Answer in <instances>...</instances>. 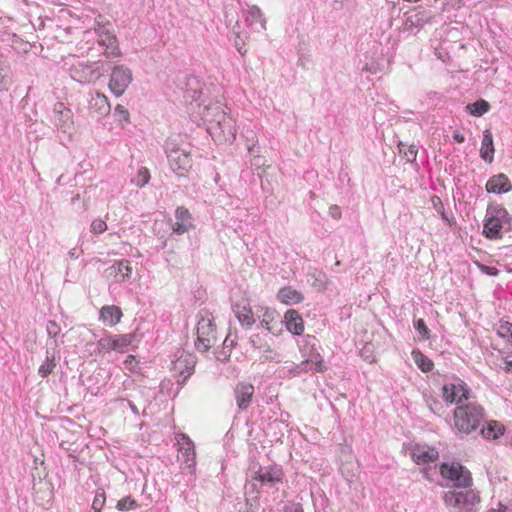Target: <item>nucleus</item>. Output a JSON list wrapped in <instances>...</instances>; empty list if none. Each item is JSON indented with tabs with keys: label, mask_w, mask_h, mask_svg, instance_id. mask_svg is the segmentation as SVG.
Instances as JSON below:
<instances>
[{
	"label": "nucleus",
	"mask_w": 512,
	"mask_h": 512,
	"mask_svg": "<svg viewBox=\"0 0 512 512\" xmlns=\"http://www.w3.org/2000/svg\"><path fill=\"white\" fill-rule=\"evenodd\" d=\"M478 266L483 273L489 276H497L499 273L498 269L495 267L487 266L484 264H478Z\"/></svg>",
	"instance_id": "48"
},
{
	"label": "nucleus",
	"mask_w": 512,
	"mask_h": 512,
	"mask_svg": "<svg viewBox=\"0 0 512 512\" xmlns=\"http://www.w3.org/2000/svg\"><path fill=\"white\" fill-rule=\"evenodd\" d=\"M134 339V335L125 334L114 337L115 343L117 344V349L122 351L125 347L129 346Z\"/></svg>",
	"instance_id": "38"
},
{
	"label": "nucleus",
	"mask_w": 512,
	"mask_h": 512,
	"mask_svg": "<svg viewBox=\"0 0 512 512\" xmlns=\"http://www.w3.org/2000/svg\"><path fill=\"white\" fill-rule=\"evenodd\" d=\"M314 286L322 287L323 289L325 288V286L322 285V281L319 279H316Z\"/></svg>",
	"instance_id": "63"
},
{
	"label": "nucleus",
	"mask_w": 512,
	"mask_h": 512,
	"mask_svg": "<svg viewBox=\"0 0 512 512\" xmlns=\"http://www.w3.org/2000/svg\"><path fill=\"white\" fill-rule=\"evenodd\" d=\"M149 179H150V173H149L148 169L141 168L138 171L136 177L132 181L137 186L142 187V186H144L145 184L148 183Z\"/></svg>",
	"instance_id": "40"
},
{
	"label": "nucleus",
	"mask_w": 512,
	"mask_h": 512,
	"mask_svg": "<svg viewBox=\"0 0 512 512\" xmlns=\"http://www.w3.org/2000/svg\"><path fill=\"white\" fill-rule=\"evenodd\" d=\"M245 22L256 32L266 30V20L260 8L256 5L250 6L245 12Z\"/></svg>",
	"instance_id": "15"
},
{
	"label": "nucleus",
	"mask_w": 512,
	"mask_h": 512,
	"mask_svg": "<svg viewBox=\"0 0 512 512\" xmlns=\"http://www.w3.org/2000/svg\"><path fill=\"white\" fill-rule=\"evenodd\" d=\"M483 419L484 410L476 403L459 405L454 410L455 427L464 434H470L475 431Z\"/></svg>",
	"instance_id": "3"
},
{
	"label": "nucleus",
	"mask_w": 512,
	"mask_h": 512,
	"mask_svg": "<svg viewBox=\"0 0 512 512\" xmlns=\"http://www.w3.org/2000/svg\"><path fill=\"white\" fill-rule=\"evenodd\" d=\"M329 215H330L332 218L336 219V220L340 219V218H341V215H342V214H341L340 207H339V206H337V205H332V206H330V208H329Z\"/></svg>",
	"instance_id": "51"
},
{
	"label": "nucleus",
	"mask_w": 512,
	"mask_h": 512,
	"mask_svg": "<svg viewBox=\"0 0 512 512\" xmlns=\"http://www.w3.org/2000/svg\"><path fill=\"white\" fill-rule=\"evenodd\" d=\"M277 298L280 302L287 305L300 303L304 299L303 295L299 291L291 287H284L280 289L277 294Z\"/></svg>",
	"instance_id": "29"
},
{
	"label": "nucleus",
	"mask_w": 512,
	"mask_h": 512,
	"mask_svg": "<svg viewBox=\"0 0 512 512\" xmlns=\"http://www.w3.org/2000/svg\"><path fill=\"white\" fill-rule=\"evenodd\" d=\"M230 353H231L230 348L227 350L226 346H225L222 349L215 351V357L217 360L224 362L230 358Z\"/></svg>",
	"instance_id": "47"
},
{
	"label": "nucleus",
	"mask_w": 512,
	"mask_h": 512,
	"mask_svg": "<svg viewBox=\"0 0 512 512\" xmlns=\"http://www.w3.org/2000/svg\"><path fill=\"white\" fill-rule=\"evenodd\" d=\"M440 473L455 488L444 494L446 506L455 512H474L480 498L475 491L469 489L472 484L470 471L460 463L452 462L442 463Z\"/></svg>",
	"instance_id": "1"
},
{
	"label": "nucleus",
	"mask_w": 512,
	"mask_h": 512,
	"mask_svg": "<svg viewBox=\"0 0 512 512\" xmlns=\"http://www.w3.org/2000/svg\"><path fill=\"white\" fill-rule=\"evenodd\" d=\"M432 202H433L434 206H437L439 204L442 207V202L439 197H437V196L432 197Z\"/></svg>",
	"instance_id": "58"
},
{
	"label": "nucleus",
	"mask_w": 512,
	"mask_h": 512,
	"mask_svg": "<svg viewBox=\"0 0 512 512\" xmlns=\"http://www.w3.org/2000/svg\"><path fill=\"white\" fill-rule=\"evenodd\" d=\"M494 143L493 136L489 129L483 131V139L480 149V157L487 163H492L494 160Z\"/></svg>",
	"instance_id": "23"
},
{
	"label": "nucleus",
	"mask_w": 512,
	"mask_h": 512,
	"mask_svg": "<svg viewBox=\"0 0 512 512\" xmlns=\"http://www.w3.org/2000/svg\"><path fill=\"white\" fill-rule=\"evenodd\" d=\"M257 152H254L253 154H250L252 156L251 164L255 168H261L266 166V160L263 156L259 155L258 149H256Z\"/></svg>",
	"instance_id": "45"
},
{
	"label": "nucleus",
	"mask_w": 512,
	"mask_h": 512,
	"mask_svg": "<svg viewBox=\"0 0 512 512\" xmlns=\"http://www.w3.org/2000/svg\"><path fill=\"white\" fill-rule=\"evenodd\" d=\"M235 46L238 50V52L241 54V55H245L247 50L244 48L245 44L244 42L241 40L240 38V35L239 33L237 32L236 33V40H235Z\"/></svg>",
	"instance_id": "50"
},
{
	"label": "nucleus",
	"mask_w": 512,
	"mask_h": 512,
	"mask_svg": "<svg viewBox=\"0 0 512 512\" xmlns=\"http://www.w3.org/2000/svg\"><path fill=\"white\" fill-rule=\"evenodd\" d=\"M313 365L317 371H323L325 369V366L323 365V359L319 354H317L315 360L308 359L302 361L300 364L292 366L289 369V372L293 373L294 375H299L302 372H307L308 370H311Z\"/></svg>",
	"instance_id": "26"
},
{
	"label": "nucleus",
	"mask_w": 512,
	"mask_h": 512,
	"mask_svg": "<svg viewBox=\"0 0 512 512\" xmlns=\"http://www.w3.org/2000/svg\"><path fill=\"white\" fill-rule=\"evenodd\" d=\"M284 322L289 332L294 335H301L304 331L303 320L296 310H288L285 313Z\"/></svg>",
	"instance_id": "22"
},
{
	"label": "nucleus",
	"mask_w": 512,
	"mask_h": 512,
	"mask_svg": "<svg viewBox=\"0 0 512 512\" xmlns=\"http://www.w3.org/2000/svg\"><path fill=\"white\" fill-rule=\"evenodd\" d=\"M399 150L404 154L408 162H413L417 156V148L414 145L406 146L403 143H399Z\"/></svg>",
	"instance_id": "36"
},
{
	"label": "nucleus",
	"mask_w": 512,
	"mask_h": 512,
	"mask_svg": "<svg viewBox=\"0 0 512 512\" xmlns=\"http://www.w3.org/2000/svg\"><path fill=\"white\" fill-rule=\"evenodd\" d=\"M137 506V502L133 498L128 496L119 500L116 507L120 511H129L135 509Z\"/></svg>",
	"instance_id": "37"
},
{
	"label": "nucleus",
	"mask_w": 512,
	"mask_h": 512,
	"mask_svg": "<svg viewBox=\"0 0 512 512\" xmlns=\"http://www.w3.org/2000/svg\"><path fill=\"white\" fill-rule=\"evenodd\" d=\"M105 69L101 61H78L71 69V77L81 84H91L104 75Z\"/></svg>",
	"instance_id": "5"
},
{
	"label": "nucleus",
	"mask_w": 512,
	"mask_h": 512,
	"mask_svg": "<svg viewBox=\"0 0 512 512\" xmlns=\"http://www.w3.org/2000/svg\"><path fill=\"white\" fill-rule=\"evenodd\" d=\"M54 124L59 131L71 136L74 132L73 113L71 109L65 107L64 103L54 104Z\"/></svg>",
	"instance_id": "10"
},
{
	"label": "nucleus",
	"mask_w": 512,
	"mask_h": 512,
	"mask_svg": "<svg viewBox=\"0 0 512 512\" xmlns=\"http://www.w3.org/2000/svg\"><path fill=\"white\" fill-rule=\"evenodd\" d=\"M453 139L457 141L458 143H463L465 141V137L460 133H454Z\"/></svg>",
	"instance_id": "55"
},
{
	"label": "nucleus",
	"mask_w": 512,
	"mask_h": 512,
	"mask_svg": "<svg viewBox=\"0 0 512 512\" xmlns=\"http://www.w3.org/2000/svg\"><path fill=\"white\" fill-rule=\"evenodd\" d=\"M250 342L256 348L264 347L261 336L259 334H253L250 338Z\"/></svg>",
	"instance_id": "52"
},
{
	"label": "nucleus",
	"mask_w": 512,
	"mask_h": 512,
	"mask_svg": "<svg viewBox=\"0 0 512 512\" xmlns=\"http://www.w3.org/2000/svg\"><path fill=\"white\" fill-rule=\"evenodd\" d=\"M245 137L247 140V149H248L249 154H253L254 152H257L256 151L257 139H256V135L253 133V131H247V134Z\"/></svg>",
	"instance_id": "44"
},
{
	"label": "nucleus",
	"mask_w": 512,
	"mask_h": 512,
	"mask_svg": "<svg viewBox=\"0 0 512 512\" xmlns=\"http://www.w3.org/2000/svg\"><path fill=\"white\" fill-rule=\"evenodd\" d=\"M427 17L422 12H413L406 15L403 31L416 34L426 23Z\"/></svg>",
	"instance_id": "21"
},
{
	"label": "nucleus",
	"mask_w": 512,
	"mask_h": 512,
	"mask_svg": "<svg viewBox=\"0 0 512 512\" xmlns=\"http://www.w3.org/2000/svg\"><path fill=\"white\" fill-rule=\"evenodd\" d=\"M505 370L506 371H511L512 370V360L506 361Z\"/></svg>",
	"instance_id": "61"
},
{
	"label": "nucleus",
	"mask_w": 512,
	"mask_h": 512,
	"mask_svg": "<svg viewBox=\"0 0 512 512\" xmlns=\"http://www.w3.org/2000/svg\"><path fill=\"white\" fill-rule=\"evenodd\" d=\"M486 190L488 193H507L512 190V184L505 174L500 173L488 180Z\"/></svg>",
	"instance_id": "18"
},
{
	"label": "nucleus",
	"mask_w": 512,
	"mask_h": 512,
	"mask_svg": "<svg viewBox=\"0 0 512 512\" xmlns=\"http://www.w3.org/2000/svg\"><path fill=\"white\" fill-rule=\"evenodd\" d=\"M314 286L322 287L323 289L325 288V286L322 285V281L319 279H316Z\"/></svg>",
	"instance_id": "62"
},
{
	"label": "nucleus",
	"mask_w": 512,
	"mask_h": 512,
	"mask_svg": "<svg viewBox=\"0 0 512 512\" xmlns=\"http://www.w3.org/2000/svg\"><path fill=\"white\" fill-rule=\"evenodd\" d=\"M498 508H499V512H511L509 508H507L506 506H504L501 503H498Z\"/></svg>",
	"instance_id": "59"
},
{
	"label": "nucleus",
	"mask_w": 512,
	"mask_h": 512,
	"mask_svg": "<svg viewBox=\"0 0 512 512\" xmlns=\"http://www.w3.org/2000/svg\"><path fill=\"white\" fill-rule=\"evenodd\" d=\"M166 154L170 167L178 175H184L192 167L190 149L179 147L174 143H167Z\"/></svg>",
	"instance_id": "7"
},
{
	"label": "nucleus",
	"mask_w": 512,
	"mask_h": 512,
	"mask_svg": "<svg viewBox=\"0 0 512 512\" xmlns=\"http://www.w3.org/2000/svg\"><path fill=\"white\" fill-rule=\"evenodd\" d=\"M55 367V356H47L45 362L38 368V374L40 377L45 378L54 371Z\"/></svg>",
	"instance_id": "35"
},
{
	"label": "nucleus",
	"mask_w": 512,
	"mask_h": 512,
	"mask_svg": "<svg viewBox=\"0 0 512 512\" xmlns=\"http://www.w3.org/2000/svg\"><path fill=\"white\" fill-rule=\"evenodd\" d=\"M438 456V451L433 447L416 445L411 450V457L417 464L434 462Z\"/></svg>",
	"instance_id": "17"
},
{
	"label": "nucleus",
	"mask_w": 512,
	"mask_h": 512,
	"mask_svg": "<svg viewBox=\"0 0 512 512\" xmlns=\"http://www.w3.org/2000/svg\"><path fill=\"white\" fill-rule=\"evenodd\" d=\"M132 81V70L123 64H117L111 68L108 87L114 96L120 97L125 93Z\"/></svg>",
	"instance_id": "8"
},
{
	"label": "nucleus",
	"mask_w": 512,
	"mask_h": 512,
	"mask_svg": "<svg viewBox=\"0 0 512 512\" xmlns=\"http://www.w3.org/2000/svg\"><path fill=\"white\" fill-rule=\"evenodd\" d=\"M110 274H114L117 282H123L130 278L132 267L127 260H121L107 269Z\"/></svg>",
	"instance_id": "27"
},
{
	"label": "nucleus",
	"mask_w": 512,
	"mask_h": 512,
	"mask_svg": "<svg viewBox=\"0 0 512 512\" xmlns=\"http://www.w3.org/2000/svg\"><path fill=\"white\" fill-rule=\"evenodd\" d=\"M69 256L72 259H77L79 257V253L77 252L76 248H73L69 251Z\"/></svg>",
	"instance_id": "57"
},
{
	"label": "nucleus",
	"mask_w": 512,
	"mask_h": 512,
	"mask_svg": "<svg viewBox=\"0 0 512 512\" xmlns=\"http://www.w3.org/2000/svg\"><path fill=\"white\" fill-rule=\"evenodd\" d=\"M46 331L50 338H56L61 332V328L54 320H49L46 325Z\"/></svg>",
	"instance_id": "43"
},
{
	"label": "nucleus",
	"mask_w": 512,
	"mask_h": 512,
	"mask_svg": "<svg viewBox=\"0 0 512 512\" xmlns=\"http://www.w3.org/2000/svg\"><path fill=\"white\" fill-rule=\"evenodd\" d=\"M414 328L418 332V334L423 339H429L430 338V330L426 326L423 319H418L414 321Z\"/></svg>",
	"instance_id": "41"
},
{
	"label": "nucleus",
	"mask_w": 512,
	"mask_h": 512,
	"mask_svg": "<svg viewBox=\"0 0 512 512\" xmlns=\"http://www.w3.org/2000/svg\"><path fill=\"white\" fill-rule=\"evenodd\" d=\"M223 112V104L220 102L208 105L197 104V110H193L190 117L198 125H204L208 131V128H211L213 123H217L218 114Z\"/></svg>",
	"instance_id": "9"
},
{
	"label": "nucleus",
	"mask_w": 512,
	"mask_h": 512,
	"mask_svg": "<svg viewBox=\"0 0 512 512\" xmlns=\"http://www.w3.org/2000/svg\"><path fill=\"white\" fill-rule=\"evenodd\" d=\"M121 317L122 311L118 306L108 305L102 307L100 310V319L111 326L119 323Z\"/></svg>",
	"instance_id": "28"
},
{
	"label": "nucleus",
	"mask_w": 512,
	"mask_h": 512,
	"mask_svg": "<svg viewBox=\"0 0 512 512\" xmlns=\"http://www.w3.org/2000/svg\"><path fill=\"white\" fill-rule=\"evenodd\" d=\"M413 358L418 368L423 372H429L433 369V362L421 352H413Z\"/></svg>",
	"instance_id": "33"
},
{
	"label": "nucleus",
	"mask_w": 512,
	"mask_h": 512,
	"mask_svg": "<svg viewBox=\"0 0 512 512\" xmlns=\"http://www.w3.org/2000/svg\"><path fill=\"white\" fill-rule=\"evenodd\" d=\"M466 108L470 114L474 116H482L489 111L490 104L486 100L480 99L474 103L468 104Z\"/></svg>",
	"instance_id": "32"
},
{
	"label": "nucleus",
	"mask_w": 512,
	"mask_h": 512,
	"mask_svg": "<svg viewBox=\"0 0 512 512\" xmlns=\"http://www.w3.org/2000/svg\"><path fill=\"white\" fill-rule=\"evenodd\" d=\"M176 221L172 229L177 234H184L192 227L191 214L185 207H178L175 211Z\"/></svg>",
	"instance_id": "19"
},
{
	"label": "nucleus",
	"mask_w": 512,
	"mask_h": 512,
	"mask_svg": "<svg viewBox=\"0 0 512 512\" xmlns=\"http://www.w3.org/2000/svg\"><path fill=\"white\" fill-rule=\"evenodd\" d=\"M11 85V79L9 77H3L1 84H0V91L1 90H8Z\"/></svg>",
	"instance_id": "54"
},
{
	"label": "nucleus",
	"mask_w": 512,
	"mask_h": 512,
	"mask_svg": "<svg viewBox=\"0 0 512 512\" xmlns=\"http://www.w3.org/2000/svg\"><path fill=\"white\" fill-rule=\"evenodd\" d=\"M276 315H277V313L275 310L266 309L262 315V320L260 321V326L262 328L266 329L268 332L275 334L276 332L274 330V327L271 326L270 324L275 320Z\"/></svg>",
	"instance_id": "34"
},
{
	"label": "nucleus",
	"mask_w": 512,
	"mask_h": 512,
	"mask_svg": "<svg viewBox=\"0 0 512 512\" xmlns=\"http://www.w3.org/2000/svg\"><path fill=\"white\" fill-rule=\"evenodd\" d=\"M233 311L235 313L238 321L247 328H250L252 324L255 322L253 318V313L251 311L250 303L247 299H242L241 301L235 303L233 305Z\"/></svg>",
	"instance_id": "16"
},
{
	"label": "nucleus",
	"mask_w": 512,
	"mask_h": 512,
	"mask_svg": "<svg viewBox=\"0 0 512 512\" xmlns=\"http://www.w3.org/2000/svg\"><path fill=\"white\" fill-rule=\"evenodd\" d=\"M442 394L445 401L449 403H462L463 400L468 399V390L461 384H446L442 388Z\"/></svg>",
	"instance_id": "14"
},
{
	"label": "nucleus",
	"mask_w": 512,
	"mask_h": 512,
	"mask_svg": "<svg viewBox=\"0 0 512 512\" xmlns=\"http://www.w3.org/2000/svg\"><path fill=\"white\" fill-rule=\"evenodd\" d=\"M502 230H512V216L500 204H489L486 210L483 233L489 239H501Z\"/></svg>",
	"instance_id": "2"
},
{
	"label": "nucleus",
	"mask_w": 512,
	"mask_h": 512,
	"mask_svg": "<svg viewBox=\"0 0 512 512\" xmlns=\"http://www.w3.org/2000/svg\"><path fill=\"white\" fill-rule=\"evenodd\" d=\"M104 504H105V493L102 490L101 492H98L95 495V498L92 503V508L95 512H100L102 507L104 506Z\"/></svg>",
	"instance_id": "42"
},
{
	"label": "nucleus",
	"mask_w": 512,
	"mask_h": 512,
	"mask_svg": "<svg viewBox=\"0 0 512 512\" xmlns=\"http://www.w3.org/2000/svg\"><path fill=\"white\" fill-rule=\"evenodd\" d=\"M178 444H179V460L182 464H185L187 468L192 469L195 467V458L196 453L194 449V443L192 440L186 436L185 434H180L178 436Z\"/></svg>",
	"instance_id": "11"
},
{
	"label": "nucleus",
	"mask_w": 512,
	"mask_h": 512,
	"mask_svg": "<svg viewBox=\"0 0 512 512\" xmlns=\"http://www.w3.org/2000/svg\"><path fill=\"white\" fill-rule=\"evenodd\" d=\"M505 432V427L495 420L487 422L486 426L480 431L481 435L486 439H498Z\"/></svg>",
	"instance_id": "30"
},
{
	"label": "nucleus",
	"mask_w": 512,
	"mask_h": 512,
	"mask_svg": "<svg viewBox=\"0 0 512 512\" xmlns=\"http://www.w3.org/2000/svg\"><path fill=\"white\" fill-rule=\"evenodd\" d=\"M216 342L215 325L211 314L200 313L197 323V340L195 347L199 352L208 351Z\"/></svg>",
	"instance_id": "4"
},
{
	"label": "nucleus",
	"mask_w": 512,
	"mask_h": 512,
	"mask_svg": "<svg viewBox=\"0 0 512 512\" xmlns=\"http://www.w3.org/2000/svg\"><path fill=\"white\" fill-rule=\"evenodd\" d=\"M97 347L99 351L116 350L117 344L115 343L114 337H104L98 341Z\"/></svg>",
	"instance_id": "39"
},
{
	"label": "nucleus",
	"mask_w": 512,
	"mask_h": 512,
	"mask_svg": "<svg viewBox=\"0 0 512 512\" xmlns=\"http://www.w3.org/2000/svg\"><path fill=\"white\" fill-rule=\"evenodd\" d=\"M89 109L97 117H103L110 113L111 106L108 98L103 93L96 92L89 102Z\"/></svg>",
	"instance_id": "20"
},
{
	"label": "nucleus",
	"mask_w": 512,
	"mask_h": 512,
	"mask_svg": "<svg viewBox=\"0 0 512 512\" xmlns=\"http://www.w3.org/2000/svg\"><path fill=\"white\" fill-rule=\"evenodd\" d=\"M128 404H129V406L131 407L132 411H133L135 414H137V413H138V411H137L136 406H134L130 401H128Z\"/></svg>",
	"instance_id": "64"
},
{
	"label": "nucleus",
	"mask_w": 512,
	"mask_h": 512,
	"mask_svg": "<svg viewBox=\"0 0 512 512\" xmlns=\"http://www.w3.org/2000/svg\"><path fill=\"white\" fill-rule=\"evenodd\" d=\"M217 123L208 128V133L218 143H232L236 138L235 121L224 111L218 114Z\"/></svg>",
	"instance_id": "6"
},
{
	"label": "nucleus",
	"mask_w": 512,
	"mask_h": 512,
	"mask_svg": "<svg viewBox=\"0 0 512 512\" xmlns=\"http://www.w3.org/2000/svg\"><path fill=\"white\" fill-rule=\"evenodd\" d=\"M234 395L238 408L246 410L252 402L254 386L250 383L240 382L234 389Z\"/></svg>",
	"instance_id": "12"
},
{
	"label": "nucleus",
	"mask_w": 512,
	"mask_h": 512,
	"mask_svg": "<svg viewBox=\"0 0 512 512\" xmlns=\"http://www.w3.org/2000/svg\"><path fill=\"white\" fill-rule=\"evenodd\" d=\"M225 346H226V349H227V350H228L229 348H230V350H231V349H232V346H233V341H231V343L229 344V343H228V338H226V339L224 340V343H223V347H225Z\"/></svg>",
	"instance_id": "60"
},
{
	"label": "nucleus",
	"mask_w": 512,
	"mask_h": 512,
	"mask_svg": "<svg viewBox=\"0 0 512 512\" xmlns=\"http://www.w3.org/2000/svg\"><path fill=\"white\" fill-rule=\"evenodd\" d=\"M106 229H107V224L103 220L97 219V220H94L91 224V232H93L95 234L103 233L104 231H106Z\"/></svg>",
	"instance_id": "46"
},
{
	"label": "nucleus",
	"mask_w": 512,
	"mask_h": 512,
	"mask_svg": "<svg viewBox=\"0 0 512 512\" xmlns=\"http://www.w3.org/2000/svg\"><path fill=\"white\" fill-rule=\"evenodd\" d=\"M346 0H333V5L335 9H340L343 7V4Z\"/></svg>",
	"instance_id": "56"
},
{
	"label": "nucleus",
	"mask_w": 512,
	"mask_h": 512,
	"mask_svg": "<svg viewBox=\"0 0 512 512\" xmlns=\"http://www.w3.org/2000/svg\"><path fill=\"white\" fill-rule=\"evenodd\" d=\"M188 85L191 86V83H188ZM202 95L203 92L201 90L193 89L192 87L186 90L184 99L189 104L188 110L190 114L193 110H197V104H203Z\"/></svg>",
	"instance_id": "31"
},
{
	"label": "nucleus",
	"mask_w": 512,
	"mask_h": 512,
	"mask_svg": "<svg viewBox=\"0 0 512 512\" xmlns=\"http://www.w3.org/2000/svg\"><path fill=\"white\" fill-rule=\"evenodd\" d=\"M284 512H303V508L301 504H292L285 507Z\"/></svg>",
	"instance_id": "53"
},
{
	"label": "nucleus",
	"mask_w": 512,
	"mask_h": 512,
	"mask_svg": "<svg viewBox=\"0 0 512 512\" xmlns=\"http://www.w3.org/2000/svg\"><path fill=\"white\" fill-rule=\"evenodd\" d=\"M196 357L192 354L181 355L173 364V370L180 375H184V383L194 372Z\"/></svg>",
	"instance_id": "13"
},
{
	"label": "nucleus",
	"mask_w": 512,
	"mask_h": 512,
	"mask_svg": "<svg viewBox=\"0 0 512 512\" xmlns=\"http://www.w3.org/2000/svg\"><path fill=\"white\" fill-rule=\"evenodd\" d=\"M253 479L259 481L261 484L272 487L281 481V474L278 470L260 467L259 470L255 472Z\"/></svg>",
	"instance_id": "24"
},
{
	"label": "nucleus",
	"mask_w": 512,
	"mask_h": 512,
	"mask_svg": "<svg viewBox=\"0 0 512 512\" xmlns=\"http://www.w3.org/2000/svg\"><path fill=\"white\" fill-rule=\"evenodd\" d=\"M115 114L119 115L122 119L129 120V111L121 104L115 107Z\"/></svg>",
	"instance_id": "49"
},
{
	"label": "nucleus",
	"mask_w": 512,
	"mask_h": 512,
	"mask_svg": "<svg viewBox=\"0 0 512 512\" xmlns=\"http://www.w3.org/2000/svg\"><path fill=\"white\" fill-rule=\"evenodd\" d=\"M99 44L105 47L104 55L107 57H119L121 55L118 41L115 35L105 33L100 36Z\"/></svg>",
	"instance_id": "25"
}]
</instances>
